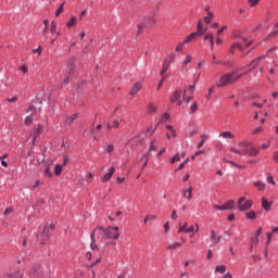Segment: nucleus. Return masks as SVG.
<instances>
[{
	"mask_svg": "<svg viewBox=\"0 0 278 278\" xmlns=\"http://www.w3.org/2000/svg\"><path fill=\"white\" fill-rule=\"evenodd\" d=\"M262 131V127H256L254 130H253V134H261Z\"/></svg>",
	"mask_w": 278,
	"mask_h": 278,
	"instance_id": "obj_63",
	"label": "nucleus"
},
{
	"mask_svg": "<svg viewBox=\"0 0 278 278\" xmlns=\"http://www.w3.org/2000/svg\"><path fill=\"white\" fill-rule=\"evenodd\" d=\"M24 123H25V125H31V123H34V117H33V115L26 116Z\"/></svg>",
	"mask_w": 278,
	"mask_h": 278,
	"instance_id": "obj_38",
	"label": "nucleus"
},
{
	"mask_svg": "<svg viewBox=\"0 0 278 278\" xmlns=\"http://www.w3.org/2000/svg\"><path fill=\"white\" fill-rule=\"evenodd\" d=\"M172 103L178 102V105H181V91L176 90L170 99Z\"/></svg>",
	"mask_w": 278,
	"mask_h": 278,
	"instance_id": "obj_11",
	"label": "nucleus"
},
{
	"mask_svg": "<svg viewBox=\"0 0 278 278\" xmlns=\"http://www.w3.org/2000/svg\"><path fill=\"white\" fill-rule=\"evenodd\" d=\"M233 207H236V201L229 200L223 205V211L233 210Z\"/></svg>",
	"mask_w": 278,
	"mask_h": 278,
	"instance_id": "obj_13",
	"label": "nucleus"
},
{
	"mask_svg": "<svg viewBox=\"0 0 278 278\" xmlns=\"http://www.w3.org/2000/svg\"><path fill=\"white\" fill-rule=\"evenodd\" d=\"M248 3L251 8H255L260 3V0H248Z\"/></svg>",
	"mask_w": 278,
	"mask_h": 278,
	"instance_id": "obj_46",
	"label": "nucleus"
},
{
	"mask_svg": "<svg viewBox=\"0 0 278 278\" xmlns=\"http://www.w3.org/2000/svg\"><path fill=\"white\" fill-rule=\"evenodd\" d=\"M62 12H64V4H61L59 7V9L55 12V16H60V14H62Z\"/></svg>",
	"mask_w": 278,
	"mask_h": 278,
	"instance_id": "obj_47",
	"label": "nucleus"
},
{
	"mask_svg": "<svg viewBox=\"0 0 278 278\" xmlns=\"http://www.w3.org/2000/svg\"><path fill=\"white\" fill-rule=\"evenodd\" d=\"M54 174L59 177V175H62V165H55Z\"/></svg>",
	"mask_w": 278,
	"mask_h": 278,
	"instance_id": "obj_41",
	"label": "nucleus"
},
{
	"mask_svg": "<svg viewBox=\"0 0 278 278\" xmlns=\"http://www.w3.org/2000/svg\"><path fill=\"white\" fill-rule=\"evenodd\" d=\"M245 216H247L248 220H255V218H256L255 211H250V212L245 213Z\"/></svg>",
	"mask_w": 278,
	"mask_h": 278,
	"instance_id": "obj_26",
	"label": "nucleus"
},
{
	"mask_svg": "<svg viewBox=\"0 0 278 278\" xmlns=\"http://www.w3.org/2000/svg\"><path fill=\"white\" fill-rule=\"evenodd\" d=\"M270 205H273L266 198L262 199V207L265 212H270Z\"/></svg>",
	"mask_w": 278,
	"mask_h": 278,
	"instance_id": "obj_16",
	"label": "nucleus"
},
{
	"mask_svg": "<svg viewBox=\"0 0 278 278\" xmlns=\"http://www.w3.org/2000/svg\"><path fill=\"white\" fill-rule=\"evenodd\" d=\"M92 178H93L92 174H88L87 177H86V181L88 184H90V181H92Z\"/></svg>",
	"mask_w": 278,
	"mask_h": 278,
	"instance_id": "obj_59",
	"label": "nucleus"
},
{
	"mask_svg": "<svg viewBox=\"0 0 278 278\" xmlns=\"http://www.w3.org/2000/svg\"><path fill=\"white\" fill-rule=\"evenodd\" d=\"M164 229H165V233H168V231L170 230V224H168V222L165 223Z\"/></svg>",
	"mask_w": 278,
	"mask_h": 278,
	"instance_id": "obj_55",
	"label": "nucleus"
},
{
	"mask_svg": "<svg viewBox=\"0 0 278 278\" xmlns=\"http://www.w3.org/2000/svg\"><path fill=\"white\" fill-rule=\"evenodd\" d=\"M33 53H38V55H40V53H42V47H38L37 49L33 50Z\"/></svg>",
	"mask_w": 278,
	"mask_h": 278,
	"instance_id": "obj_56",
	"label": "nucleus"
},
{
	"mask_svg": "<svg viewBox=\"0 0 278 278\" xmlns=\"http://www.w3.org/2000/svg\"><path fill=\"white\" fill-rule=\"evenodd\" d=\"M164 79H165V77H162V79L160 80L157 90H160V88H162V86H164Z\"/></svg>",
	"mask_w": 278,
	"mask_h": 278,
	"instance_id": "obj_60",
	"label": "nucleus"
},
{
	"mask_svg": "<svg viewBox=\"0 0 278 278\" xmlns=\"http://www.w3.org/2000/svg\"><path fill=\"white\" fill-rule=\"evenodd\" d=\"M267 184H271V186H277V182L275 181V178L270 173L267 174Z\"/></svg>",
	"mask_w": 278,
	"mask_h": 278,
	"instance_id": "obj_29",
	"label": "nucleus"
},
{
	"mask_svg": "<svg viewBox=\"0 0 278 278\" xmlns=\"http://www.w3.org/2000/svg\"><path fill=\"white\" fill-rule=\"evenodd\" d=\"M207 15H208V16H205V17H204V22H206L207 25H210V23H212V18H214V13L208 12Z\"/></svg>",
	"mask_w": 278,
	"mask_h": 278,
	"instance_id": "obj_33",
	"label": "nucleus"
},
{
	"mask_svg": "<svg viewBox=\"0 0 278 278\" xmlns=\"http://www.w3.org/2000/svg\"><path fill=\"white\" fill-rule=\"evenodd\" d=\"M185 45L186 43H184V41L181 43H178V46L176 47V51H181Z\"/></svg>",
	"mask_w": 278,
	"mask_h": 278,
	"instance_id": "obj_58",
	"label": "nucleus"
},
{
	"mask_svg": "<svg viewBox=\"0 0 278 278\" xmlns=\"http://www.w3.org/2000/svg\"><path fill=\"white\" fill-rule=\"evenodd\" d=\"M175 162H181V155L179 153L175 154L172 159H170V164H175Z\"/></svg>",
	"mask_w": 278,
	"mask_h": 278,
	"instance_id": "obj_28",
	"label": "nucleus"
},
{
	"mask_svg": "<svg viewBox=\"0 0 278 278\" xmlns=\"http://www.w3.org/2000/svg\"><path fill=\"white\" fill-rule=\"evenodd\" d=\"M205 140H207V136L202 135L201 136V141L198 144V149H201V147H203L205 144Z\"/></svg>",
	"mask_w": 278,
	"mask_h": 278,
	"instance_id": "obj_35",
	"label": "nucleus"
},
{
	"mask_svg": "<svg viewBox=\"0 0 278 278\" xmlns=\"http://www.w3.org/2000/svg\"><path fill=\"white\" fill-rule=\"evenodd\" d=\"M231 153H237V155H248L249 153V141H241L237 143V147L230 149Z\"/></svg>",
	"mask_w": 278,
	"mask_h": 278,
	"instance_id": "obj_4",
	"label": "nucleus"
},
{
	"mask_svg": "<svg viewBox=\"0 0 278 278\" xmlns=\"http://www.w3.org/2000/svg\"><path fill=\"white\" fill-rule=\"evenodd\" d=\"M194 231H199V224H195V226H190L188 228V223H180L177 233H194Z\"/></svg>",
	"mask_w": 278,
	"mask_h": 278,
	"instance_id": "obj_5",
	"label": "nucleus"
},
{
	"mask_svg": "<svg viewBox=\"0 0 278 278\" xmlns=\"http://www.w3.org/2000/svg\"><path fill=\"white\" fill-rule=\"evenodd\" d=\"M191 112H194L197 110V102H194L191 106H190Z\"/></svg>",
	"mask_w": 278,
	"mask_h": 278,
	"instance_id": "obj_64",
	"label": "nucleus"
},
{
	"mask_svg": "<svg viewBox=\"0 0 278 278\" xmlns=\"http://www.w3.org/2000/svg\"><path fill=\"white\" fill-rule=\"evenodd\" d=\"M27 114H29V116H34V114H36V106H29L27 110Z\"/></svg>",
	"mask_w": 278,
	"mask_h": 278,
	"instance_id": "obj_40",
	"label": "nucleus"
},
{
	"mask_svg": "<svg viewBox=\"0 0 278 278\" xmlns=\"http://www.w3.org/2000/svg\"><path fill=\"white\" fill-rule=\"evenodd\" d=\"M140 90H142V84L141 83H136L132 86L129 94H131L134 97L135 94H138V92H140Z\"/></svg>",
	"mask_w": 278,
	"mask_h": 278,
	"instance_id": "obj_12",
	"label": "nucleus"
},
{
	"mask_svg": "<svg viewBox=\"0 0 278 278\" xmlns=\"http://www.w3.org/2000/svg\"><path fill=\"white\" fill-rule=\"evenodd\" d=\"M116 168L114 166H112L109 170V173H106L102 178L101 181L103 184H108V181H110V179H112V175H114Z\"/></svg>",
	"mask_w": 278,
	"mask_h": 278,
	"instance_id": "obj_9",
	"label": "nucleus"
},
{
	"mask_svg": "<svg viewBox=\"0 0 278 278\" xmlns=\"http://www.w3.org/2000/svg\"><path fill=\"white\" fill-rule=\"evenodd\" d=\"M67 27H75L77 25V17L72 16L71 20L66 23Z\"/></svg>",
	"mask_w": 278,
	"mask_h": 278,
	"instance_id": "obj_25",
	"label": "nucleus"
},
{
	"mask_svg": "<svg viewBox=\"0 0 278 278\" xmlns=\"http://www.w3.org/2000/svg\"><path fill=\"white\" fill-rule=\"evenodd\" d=\"M181 247V243L179 242H174V243H169L167 245V250L168 251H175V249H179Z\"/></svg>",
	"mask_w": 278,
	"mask_h": 278,
	"instance_id": "obj_20",
	"label": "nucleus"
},
{
	"mask_svg": "<svg viewBox=\"0 0 278 278\" xmlns=\"http://www.w3.org/2000/svg\"><path fill=\"white\" fill-rule=\"evenodd\" d=\"M190 62H192V56H191V55H188V56H187V60H185V61L182 62L184 68H186V66H188V64H190Z\"/></svg>",
	"mask_w": 278,
	"mask_h": 278,
	"instance_id": "obj_44",
	"label": "nucleus"
},
{
	"mask_svg": "<svg viewBox=\"0 0 278 278\" xmlns=\"http://www.w3.org/2000/svg\"><path fill=\"white\" fill-rule=\"evenodd\" d=\"M45 175L46 177H53V173H51V169L49 167L46 168Z\"/></svg>",
	"mask_w": 278,
	"mask_h": 278,
	"instance_id": "obj_51",
	"label": "nucleus"
},
{
	"mask_svg": "<svg viewBox=\"0 0 278 278\" xmlns=\"http://www.w3.org/2000/svg\"><path fill=\"white\" fill-rule=\"evenodd\" d=\"M254 186H255V188H257V190H265V188H266V184L263 181H260V180L255 181Z\"/></svg>",
	"mask_w": 278,
	"mask_h": 278,
	"instance_id": "obj_24",
	"label": "nucleus"
},
{
	"mask_svg": "<svg viewBox=\"0 0 278 278\" xmlns=\"http://www.w3.org/2000/svg\"><path fill=\"white\" fill-rule=\"evenodd\" d=\"M219 138H225L226 140H233L235 136L231 131H224L219 134Z\"/></svg>",
	"mask_w": 278,
	"mask_h": 278,
	"instance_id": "obj_17",
	"label": "nucleus"
},
{
	"mask_svg": "<svg viewBox=\"0 0 278 278\" xmlns=\"http://www.w3.org/2000/svg\"><path fill=\"white\" fill-rule=\"evenodd\" d=\"M274 162H276V164H278V150L276 152H274Z\"/></svg>",
	"mask_w": 278,
	"mask_h": 278,
	"instance_id": "obj_61",
	"label": "nucleus"
},
{
	"mask_svg": "<svg viewBox=\"0 0 278 278\" xmlns=\"http://www.w3.org/2000/svg\"><path fill=\"white\" fill-rule=\"evenodd\" d=\"M262 60H264V56H260V58L253 60L249 66H251V68H256L257 64H260V62H262Z\"/></svg>",
	"mask_w": 278,
	"mask_h": 278,
	"instance_id": "obj_22",
	"label": "nucleus"
},
{
	"mask_svg": "<svg viewBox=\"0 0 278 278\" xmlns=\"http://www.w3.org/2000/svg\"><path fill=\"white\" fill-rule=\"evenodd\" d=\"M197 85H194V83H193V85H191L190 87H189V89H188V92H190V94H194V87H195Z\"/></svg>",
	"mask_w": 278,
	"mask_h": 278,
	"instance_id": "obj_57",
	"label": "nucleus"
},
{
	"mask_svg": "<svg viewBox=\"0 0 278 278\" xmlns=\"http://www.w3.org/2000/svg\"><path fill=\"white\" fill-rule=\"evenodd\" d=\"M251 45H253V39L243 37L241 39V42L237 41V42L232 43V46L230 48V53H236V49H239V51H244V47H245V49H249V47H251Z\"/></svg>",
	"mask_w": 278,
	"mask_h": 278,
	"instance_id": "obj_3",
	"label": "nucleus"
},
{
	"mask_svg": "<svg viewBox=\"0 0 278 278\" xmlns=\"http://www.w3.org/2000/svg\"><path fill=\"white\" fill-rule=\"evenodd\" d=\"M260 153V150L254 148V147H251V143H249V150H248V155L250 157H254L255 155H257Z\"/></svg>",
	"mask_w": 278,
	"mask_h": 278,
	"instance_id": "obj_14",
	"label": "nucleus"
},
{
	"mask_svg": "<svg viewBox=\"0 0 278 278\" xmlns=\"http://www.w3.org/2000/svg\"><path fill=\"white\" fill-rule=\"evenodd\" d=\"M114 151V144H108L105 149V153H112Z\"/></svg>",
	"mask_w": 278,
	"mask_h": 278,
	"instance_id": "obj_48",
	"label": "nucleus"
},
{
	"mask_svg": "<svg viewBox=\"0 0 278 278\" xmlns=\"http://www.w3.org/2000/svg\"><path fill=\"white\" fill-rule=\"evenodd\" d=\"M216 273H220L222 275L227 270L225 265H219L215 267Z\"/></svg>",
	"mask_w": 278,
	"mask_h": 278,
	"instance_id": "obj_31",
	"label": "nucleus"
},
{
	"mask_svg": "<svg viewBox=\"0 0 278 278\" xmlns=\"http://www.w3.org/2000/svg\"><path fill=\"white\" fill-rule=\"evenodd\" d=\"M37 238L40 244H47V242H49L51 238V233L49 232V226H45L42 232Z\"/></svg>",
	"mask_w": 278,
	"mask_h": 278,
	"instance_id": "obj_7",
	"label": "nucleus"
},
{
	"mask_svg": "<svg viewBox=\"0 0 278 278\" xmlns=\"http://www.w3.org/2000/svg\"><path fill=\"white\" fill-rule=\"evenodd\" d=\"M168 66H170V62L163 64V68H162V71H161V76H162V77H164V73H166V72L168 71Z\"/></svg>",
	"mask_w": 278,
	"mask_h": 278,
	"instance_id": "obj_34",
	"label": "nucleus"
},
{
	"mask_svg": "<svg viewBox=\"0 0 278 278\" xmlns=\"http://www.w3.org/2000/svg\"><path fill=\"white\" fill-rule=\"evenodd\" d=\"M204 40L211 41V49H214V34L208 33L204 36Z\"/></svg>",
	"mask_w": 278,
	"mask_h": 278,
	"instance_id": "obj_19",
	"label": "nucleus"
},
{
	"mask_svg": "<svg viewBox=\"0 0 278 278\" xmlns=\"http://www.w3.org/2000/svg\"><path fill=\"white\" fill-rule=\"evenodd\" d=\"M97 229H94L92 232H91V249L94 250L97 249V244H94V233H96Z\"/></svg>",
	"mask_w": 278,
	"mask_h": 278,
	"instance_id": "obj_36",
	"label": "nucleus"
},
{
	"mask_svg": "<svg viewBox=\"0 0 278 278\" xmlns=\"http://www.w3.org/2000/svg\"><path fill=\"white\" fill-rule=\"evenodd\" d=\"M212 62L213 64H222V61L216 58V54L212 53Z\"/></svg>",
	"mask_w": 278,
	"mask_h": 278,
	"instance_id": "obj_45",
	"label": "nucleus"
},
{
	"mask_svg": "<svg viewBox=\"0 0 278 278\" xmlns=\"http://www.w3.org/2000/svg\"><path fill=\"white\" fill-rule=\"evenodd\" d=\"M151 151H157V148L155 147V139H153L150 143V148H149V156L151 155Z\"/></svg>",
	"mask_w": 278,
	"mask_h": 278,
	"instance_id": "obj_32",
	"label": "nucleus"
},
{
	"mask_svg": "<svg viewBox=\"0 0 278 278\" xmlns=\"http://www.w3.org/2000/svg\"><path fill=\"white\" fill-rule=\"evenodd\" d=\"M241 68H236L230 74H225L219 78V83L216 85L217 88H224V86H229V84H233V81H237V79H240L242 75L236 76V73H239Z\"/></svg>",
	"mask_w": 278,
	"mask_h": 278,
	"instance_id": "obj_1",
	"label": "nucleus"
},
{
	"mask_svg": "<svg viewBox=\"0 0 278 278\" xmlns=\"http://www.w3.org/2000/svg\"><path fill=\"white\" fill-rule=\"evenodd\" d=\"M229 164H232V166H236V168H244L243 165H240V164H238V163H236L233 161H229Z\"/></svg>",
	"mask_w": 278,
	"mask_h": 278,
	"instance_id": "obj_53",
	"label": "nucleus"
},
{
	"mask_svg": "<svg viewBox=\"0 0 278 278\" xmlns=\"http://www.w3.org/2000/svg\"><path fill=\"white\" fill-rule=\"evenodd\" d=\"M99 229L103 231V238L105 240H118V238H121V233L118 232V226H110L106 229L100 227Z\"/></svg>",
	"mask_w": 278,
	"mask_h": 278,
	"instance_id": "obj_2",
	"label": "nucleus"
},
{
	"mask_svg": "<svg viewBox=\"0 0 278 278\" xmlns=\"http://www.w3.org/2000/svg\"><path fill=\"white\" fill-rule=\"evenodd\" d=\"M20 71H22V73H27V66L26 65L20 66Z\"/></svg>",
	"mask_w": 278,
	"mask_h": 278,
	"instance_id": "obj_62",
	"label": "nucleus"
},
{
	"mask_svg": "<svg viewBox=\"0 0 278 278\" xmlns=\"http://www.w3.org/2000/svg\"><path fill=\"white\" fill-rule=\"evenodd\" d=\"M154 25H155V17L153 15H149L147 18L142 21L141 24H139L138 34H140V29H142V27H153Z\"/></svg>",
	"mask_w": 278,
	"mask_h": 278,
	"instance_id": "obj_8",
	"label": "nucleus"
},
{
	"mask_svg": "<svg viewBox=\"0 0 278 278\" xmlns=\"http://www.w3.org/2000/svg\"><path fill=\"white\" fill-rule=\"evenodd\" d=\"M166 129H168V131H172V138H177V132L175 131V129H173V126L166 125Z\"/></svg>",
	"mask_w": 278,
	"mask_h": 278,
	"instance_id": "obj_39",
	"label": "nucleus"
},
{
	"mask_svg": "<svg viewBox=\"0 0 278 278\" xmlns=\"http://www.w3.org/2000/svg\"><path fill=\"white\" fill-rule=\"evenodd\" d=\"M238 207L240 212H247V210H251V207H253V201L247 200L245 197H241L238 200Z\"/></svg>",
	"mask_w": 278,
	"mask_h": 278,
	"instance_id": "obj_6",
	"label": "nucleus"
},
{
	"mask_svg": "<svg viewBox=\"0 0 278 278\" xmlns=\"http://www.w3.org/2000/svg\"><path fill=\"white\" fill-rule=\"evenodd\" d=\"M273 232H267V244H270L271 240H273Z\"/></svg>",
	"mask_w": 278,
	"mask_h": 278,
	"instance_id": "obj_54",
	"label": "nucleus"
},
{
	"mask_svg": "<svg viewBox=\"0 0 278 278\" xmlns=\"http://www.w3.org/2000/svg\"><path fill=\"white\" fill-rule=\"evenodd\" d=\"M149 112H157V106L154 104H149Z\"/></svg>",
	"mask_w": 278,
	"mask_h": 278,
	"instance_id": "obj_52",
	"label": "nucleus"
},
{
	"mask_svg": "<svg viewBox=\"0 0 278 278\" xmlns=\"http://www.w3.org/2000/svg\"><path fill=\"white\" fill-rule=\"evenodd\" d=\"M58 33V24H55V21L51 22V34Z\"/></svg>",
	"mask_w": 278,
	"mask_h": 278,
	"instance_id": "obj_37",
	"label": "nucleus"
},
{
	"mask_svg": "<svg viewBox=\"0 0 278 278\" xmlns=\"http://www.w3.org/2000/svg\"><path fill=\"white\" fill-rule=\"evenodd\" d=\"M193 190H194V188L192 186H189V188L187 190L182 191L184 197H186L188 199V201H190V199H192Z\"/></svg>",
	"mask_w": 278,
	"mask_h": 278,
	"instance_id": "obj_15",
	"label": "nucleus"
},
{
	"mask_svg": "<svg viewBox=\"0 0 278 278\" xmlns=\"http://www.w3.org/2000/svg\"><path fill=\"white\" fill-rule=\"evenodd\" d=\"M21 277L23 276L18 271L16 274H4V278H21Z\"/></svg>",
	"mask_w": 278,
	"mask_h": 278,
	"instance_id": "obj_30",
	"label": "nucleus"
},
{
	"mask_svg": "<svg viewBox=\"0 0 278 278\" xmlns=\"http://www.w3.org/2000/svg\"><path fill=\"white\" fill-rule=\"evenodd\" d=\"M155 129H157V127H155L154 129L152 127L148 128L146 130V136H153V134H155Z\"/></svg>",
	"mask_w": 278,
	"mask_h": 278,
	"instance_id": "obj_43",
	"label": "nucleus"
},
{
	"mask_svg": "<svg viewBox=\"0 0 278 278\" xmlns=\"http://www.w3.org/2000/svg\"><path fill=\"white\" fill-rule=\"evenodd\" d=\"M188 162H190V159H187L186 161H184L177 168V170H181L184 169V167L186 166V164H188Z\"/></svg>",
	"mask_w": 278,
	"mask_h": 278,
	"instance_id": "obj_49",
	"label": "nucleus"
},
{
	"mask_svg": "<svg viewBox=\"0 0 278 278\" xmlns=\"http://www.w3.org/2000/svg\"><path fill=\"white\" fill-rule=\"evenodd\" d=\"M223 237L216 235L215 230H211V242L212 245L215 247V244H218V242H220Z\"/></svg>",
	"mask_w": 278,
	"mask_h": 278,
	"instance_id": "obj_10",
	"label": "nucleus"
},
{
	"mask_svg": "<svg viewBox=\"0 0 278 278\" xmlns=\"http://www.w3.org/2000/svg\"><path fill=\"white\" fill-rule=\"evenodd\" d=\"M251 244H252V247H253V244H260V237H254V238H252L251 239Z\"/></svg>",
	"mask_w": 278,
	"mask_h": 278,
	"instance_id": "obj_50",
	"label": "nucleus"
},
{
	"mask_svg": "<svg viewBox=\"0 0 278 278\" xmlns=\"http://www.w3.org/2000/svg\"><path fill=\"white\" fill-rule=\"evenodd\" d=\"M207 29H203V22H198V31L195 33L198 36H203Z\"/></svg>",
	"mask_w": 278,
	"mask_h": 278,
	"instance_id": "obj_18",
	"label": "nucleus"
},
{
	"mask_svg": "<svg viewBox=\"0 0 278 278\" xmlns=\"http://www.w3.org/2000/svg\"><path fill=\"white\" fill-rule=\"evenodd\" d=\"M142 160H144L142 168H147V164H149V153H146Z\"/></svg>",
	"mask_w": 278,
	"mask_h": 278,
	"instance_id": "obj_42",
	"label": "nucleus"
},
{
	"mask_svg": "<svg viewBox=\"0 0 278 278\" xmlns=\"http://www.w3.org/2000/svg\"><path fill=\"white\" fill-rule=\"evenodd\" d=\"M42 131V126H38V128H36L34 130V137H33V142H35L36 138H38V136H40V132Z\"/></svg>",
	"mask_w": 278,
	"mask_h": 278,
	"instance_id": "obj_27",
	"label": "nucleus"
},
{
	"mask_svg": "<svg viewBox=\"0 0 278 278\" xmlns=\"http://www.w3.org/2000/svg\"><path fill=\"white\" fill-rule=\"evenodd\" d=\"M197 36H199L197 33L190 34V35L184 40V45H188V42H192V39H193V38H197Z\"/></svg>",
	"mask_w": 278,
	"mask_h": 278,
	"instance_id": "obj_23",
	"label": "nucleus"
},
{
	"mask_svg": "<svg viewBox=\"0 0 278 278\" xmlns=\"http://www.w3.org/2000/svg\"><path fill=\"white\" fill-rule=\"evenodd\" d=\"M77 118V114H73L66 117L65 123H67V125H73V123H75Z\"/></svg>",
	"mask_w": 278,
	"mask_h": 278,
	"instance_id": "obj_21",
	"label": "nucleus"
}]
</instances>
